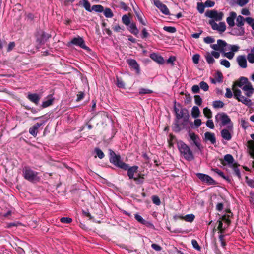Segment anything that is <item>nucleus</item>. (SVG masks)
<instances>
[{"label": "nucleus", "mask_w": 254, "mask_h": 254, "mask_svg": "<svg viewBox=\"0 0 254 254\" xmlns=\"http://www.w3.org/2000/svg\"><path fill=\"white\" fill-rule=\"evenodd\" d=\"M177 147L180 154L188 160H192L193 159V154L189 147L182 141L177 142Z\"/></svg>", "instance_id": "1"}, {"label": "nucleus", "mask_w": 254, "mask_h": 254, "mask_svg": "<svg viewBox=\"0 0 254 254\" xmlns=\"http://www.w3.org/2000/svg\"><path fill=\"white\" fill-rule=\"evenodd\" d=\"M224 165H228L230 168H232L234 171L235 174L239 179L241 178V173L238 168V166L236 163L234 162L233 156L230 154H227L224 156Z\"/></svg>", "instance_id": "2"}, {"label": "nucleus", "mask_w": 254, "mask_h": 254, "mask_svg": "<svg viewBox=\"0 0 254 254\" xmlns=\"http://www.w3.org/2000/svg\"><path fill=\"white\" fill-rule=\"evenodd\" d=\"M34 37L36 43L40 45H42L44 44L51 38V35L42 30L39 29L35 33Z\"/></svg>", "instance_id": "3"}, {"label": "nucleus", "mask_w": 254, "mask_h": 254, "mask_svg": "<svg viewBox=\"0 0 254 254\" xmlns=\"http://www.w3.org/2000/svg\"><path fill=\"white\" fill-rule=\"evenodd\" d=\"M24 178L31 182H34L38 180V173L31 170L30 167L25 166L22 170Z\"/></svg>", "instance_id": "4"}, {"label": "nucleus", "mask_w": 254, "mask_h": 254, "mask_svg": "<svg viewBox=\"0 0 254 254\" xmlns=\"http://www.w3.org/2000/svg\"><path fill=\"white\" fill-rule=\"evenodd\" d=\"M215 121L216 122L220 123V126L222 127L226 125L229 126L232 125L233 126V123L231 122V120L229 117L224 113H220L217 114L215 116Z\"/></svg>", "instance_id": "5"}, {"label": "nucleus", "mask_w": 254, "mask_h": 254, "mask_svg": "<svg viewBox=\"0 0 254 254\" xmlns=\"http://www.w3.org/2000/svg\"><path fill=\"white\" fill-rule=\"evenodd\" d=\"M205 16L211 18V20L219 21L223 19L224 14L222 12H218L215 10H211L207 11L205 13Z\"/></svg>", "instance_id": "6"}, {"label": "nucleus", "mask_w": 254, "mask_h": 254, "mask_svg": "<svg viewBox=\"0 0 254 254\" xmlns=\"http://www.w3.org/2000/svg\"><path fill=\"white\" fill-rule=\"evenodd\" d=\"M233 134V126L232 125L228 126L226 128L222 129L221 131L222 137L227 141H229L231 139Z\"/></svg>", "instance_id": "7"}, {"label": "nucleus", "mask_w": 254, "mask_h": 254, "mask_svg": "<svg viewBox=\"0 0 254 254\" xmlns=\"http://www.w3.org/2000/svg\"><path fill=\"white\" fill-rule=\"evenodd\" d=\"M70 43L74 45L79 46L87 51H90L91 50L89 47H87L85 45V41L83 38L79 36L77 37L73 38L70 42Z\"/></svg>", "instance_id": "8"}, {"label": "nucleus", "mask_w": 254, "mask_h": 254, "mask_svg": "<svg viewBox=\"0 0 254 254\" xmlns=\"http://www.w3.org/2000/svg\"><path fill=\"white\" fill-rule=\"evenodd\" d=\"M227 44L222 40H218L217 44L210 45V47L216 51H219L222 53L227 51Z\"/></svg>", "instance_id": "9"}, {"label": "nucleus", "mask_w": 254, "mask_h": 254, "mask_svg": "<svg viewBox=\"0 0 254 254\" xmlns=\"http://www.w3.org/2000/svg\"><path fill=\"white\" fill-rule=\"evenodd\" d=\"M109 161L115 166L121 169H125V167L127 166V164L121 160V157L120 155H117L114 157L109 158Z\"/></svg>", "instance_id": "10"}, {"label": "nucleus", "mask_w": 254, "mask_h": 254, "mask_svg": "<svg viewBox=\"0 0 254 254\" xmlns=\"http://www.w3.org/2000/svg\"><path fill=\"white\" fill-rule=\"evenodd\" d=\"M196 175L202 182L208 185H214L216 184L215 180L208 175L198 173H196Z\"/></svg>", "instance_id": "11"}, {"label": "nucleus", "mask_w": 254, "mask_h": 254, "mask_svg": "<svg viewBox=\"0 0 254 254\" xmlns=\"http://www.w3.org/2000/svg\"><path fill=\"white\" fill-rule=\"evenodd\" d=\"M236 25L240 28L238 33H236L237 35H243L244 33V29L243 26L246 21V18L245 19L242 16L239 15L236 17Z\"/></svg>", "instance_id": "12"}, {"label": "nucleus", "mask_w": 254, "mask_h": 254, "mask_svg": "<svg viewBox=\"0 0 254 254\" xmlns=\"http://www.w3.org/2000/svg\"><path fill=\"white\" fill-rule=\"evenodd\" d=\"M176 117L179 120H182L183 124L185 125L188 122L189 116L186 111L177 109L176 108Z\"/></svg>", "instance_id": "13"}, {"label": "nucleus", "mask_w": 254, "mask_h": 254, "mask_svg": "<svg viewBox=\"0 0 254 254\" xmlns=\"http://www.w3.org/2000/svg\"><path fill=\"white\" fill-rule=\"evenodd\" d=\"M209 24L211 25L213 30H217L221 32H224L226 29V26L224 22L217 24L214 20H210Z\"/></svg>", "instance_id": "14"}, {"label": "nucleus", "mask_w": 254, "mask_h": 254, "mask_svg": "<svg viewBox=\"0 0 254 254\" xmlns=\"http://www.w3.org/2000/svg\"><path fill=\"white\" fill-rule=\"evenodd\" d=\"M154 5L158 8L164 14L168 15L169 13V10L166 5L162 3L159 0H154Z\"/></svg>", "instance_id": "15"}, {"label": "nucleus", "mask_w": 254, "mask_h": 254, "mask_svg": "<svg viewBox=\"0 0 254 254\" xmlns=\"http://www.w3.org/2000/svg\"><path fill=\"white\" fill-rule=\"evenodd\" d=\"M138 167L134 165L132 167H129V165L127 164V166L125 167V169H123L124 170L127 171V176L130 179L134 178V174L137 173Z\"/></svg>", "instance_id": "16"}, {"label": "nucleus", "mask_w": 254, "mask_h": 254, "mask_svg": "<svg viewBox=\"0 0 254 254\" xmlns=\"http://www.w3.org/2000/svg\"><path fill=\"white\" fill-rule=\"evenodd\" d=\"M27 98L36 105H38L39 104L41 97L37 93H31L30 92H28Z\"/></svg>", "instance_id": "17"}, {"label": "nucleus", "mask_w": 254, "mask_h": 254, "mask_svg": "<svg viewBox=\"0 0 254 254\" xmlns=\"http://www.w3.org/2000/svg\"><path fill=\"white\" fill-rule=\"evenodd\" d=\"M189 136L196 147L199 149H200L201 143L200 142V139L198 136L190 130L189 131Z\"/></svg>", "instance_id": "18"}, {"label": "nucleus", "mask_w": 254, "mask_h": 254, "mask_svg": "<svg viewBox=\"0 0 254 254\" xmlns=\"http://www.w3.org/2000/svg\"><path fill=\"white\" fill-rule=\"evenodd\" d=\"M242 90L245 92V95L248 97H250L254 92V88H253L252 83H248L242 88Z\"/></svg>", "instance_id": "19"}, {"label": "nucleus", "mask_w": 254, "mask_h": 254, "mask_svg": "<svg viewBox=\"0 0 254 254\" xmlns=\"http://www.w3.org/2000/svg\"><path fill=\"white\" fill-rule=\"evenodd\" d=\"M237 62L238 65L242 68L247 67V58L245 55H239L237 57Z\"/></svg>", "instance_id": "20"}, {"label": "nucleus", "mask_w": 254, "mask_h": 254, "mask_svg": "<svg viewBox=\"0 0 254 254\" xmlns=\"http://www.w3.org/2000/svg\"><path fill=\"white\" fill-rule=\"evenodd\" d=\"M237 17V14L234 11L230 12L229 16L226 18V21L229 26L233 27L235 25L234 20Z\"/></svg>", "instance_id": "21"}, {"label": "nucleus", "mask_w": 254, "mask_h": 254, "mask_svg": "<svg viewBox=\"0 0 254 254\" xmlns=\"http://www.w3.org/2000/svg\"><path fill=\"white\" fill-rule=\"evenodd\" d=\"M127 63L131 68L134 69L135 70L137 74H139V73H140L139 65L137 64V63L135 60L128 59L127 61Z\"/></svg>", "instance_id": "22"}, {"label": "nucleus", "mask_w": 254, "mask_h": 254, "mask_svg": "<svg viewBox=\"0 0 254 254\" xmlns=\"http://www.w3.org/2000/svg\"><path fill=\"white\" fill-rule=\"evenodd\" d=\"M43 123H37L34 125L30 127L29 129V133L34 137H36L37 135L39 128L43 125Z\"/></svg>", "instance_id": "23"}, {"label": "nucleus", "mask_w": 254, "mask_h": 254, "mask_svg": "<svg viewBox=\"0 0 254 254\" xmlns=\"http://www.w3.org/2000/svg\"><path fill=\"white\" fill-rule=\"evenodd\" d=\"M195 218V216L192 214H187L185 216L182 215H176V219H180L184 220L186 222H192Z\"/></svg>", "instance_id": "24"}, {"label": "nucleus", "mask_w": 254, "mask_h": 254, "mask_svg": "<svg viewBox=\"0 0 254 254\" xmlns=\"http://www.w3.org/2000/svg\"><path fill=\"white\" fill-rule=\"evenodd\" d=\"M204 137L206 140L210 141L212 144L216 143V138L213 133L206 132L204 133Z\"/></svg>", "instance_id": "25"}, {"label": "nucleus", "mask_w": 254, "mask_h": 254, "mask_svg": "<svg viewBox=\"0 0 254 254\" xmlns=\"http://www.w3.org/2000/svg\"><path fill=\"white\" fill-rule=\"evenodd\" d=\"M134 218L140 223H141L142 224H143V225H145L147 227H150V226H153L152 223H151L149 222H148V221H146L145 219H144L141 216H140V215H139L138 214H135L134 215Z\"/></svg>", "instance_id": "26"}, {"label": "nucleus", "mask_w": 254, "mask_h": 254, "mask_svg": "<svg viewBox=\"0 0 254 254\" xmlns=\"http://www.w3.org/2000/svg\"><path fill=\"white\" fill-rule=\"evenodd\" d=\"M250 83V82L249 81L247 78L241 77L239 80L236 82L235 85L242 89L243 87L247 85V84Z\"/></svg>", "instance_id": "27"}, {"label": "nucleus", "mask_w": 254, "mask_h": 254, "mask_svg": "<svg viewBox=\"0 0 254 254\" xmlns=\"http://www.w3.org/2000/svg\"><path fill=\"white\" fill-rule=\"evenodd\" d=\"M150 57L151 59L158 64H162L164 63V59L162 57L156 53H153L151 54L150 55Z\"/></svg>", "instance_id": "28"}, {"label": "nucleus", "mask_w": 254, "mask_h": 254, "mask_svg": "<svg viewBox=\"0 0 254 254\" xmlns=\"http://www.w3.org/2000/svg\"><path fill=\"white\" fill-rule=\"evenodd\" d=\"M53 101H54V98H52L51 95H49L47 97L46 100H45L42 102L41 106L43 108L48 107L49 106L52 105Z\"/></svg>", "instance_id": "29"}, {"label": "nucleus", "mask_w": 254, "mask_h": 254, "mask_svg": "<svg viewBox=\"0 0 254 254\" xmlns=\"http://www.w3.org/2000/svg\"><path fill=\"white\" fill-rule=\"evenodd\" d=\"M134 11L135 16L137 17L138 20L139 21V22L143 25H146V23L145 22V20H144L143 18V14L141 12L136 11L134 9Z\"/></svg>", "instance_id": "30"}, {"label": "nucleus", "mask_w": 254, "mask_h": 254, "mask_svg": "<svg viewBox=\"0 0 254 254\" xmlns=\"http://www.w3.org/2000/svg\"><path fill=\"white\" fill-rule=\"evenodd\" d=\"M237 100L246 105L251 106L252 105L251 100L243 95L240 97Z\"/></svg>", "instance_id": "31"}, {"label": "nucleus", "mask_w": 254, "mask_h": 254, "mask_svg": "<svg viewBox=\"0 0 254 254\" xmlns=\"http://www.w3.org/2000/svg\"><path fill=\"white\" fill-rule=\"evenodd\" d=\"M223 75L220 72H217L214 78L211 80V81L213 83H216L217 82L220 83L222 81Z\"/></svg>", "instance_id": "32"}, {"label": "nucleus", "mask_w": 254, "mask_h": 254, "mask_svg": "<svg viewBox=\"0 0 254 254\" xmlns=\"http://www.w3.org/2000/svg\"><path fill=\"white\" fill-rule=\"evenodd\" d=\"M83 2L82 6L88 12H92V8H91V5L90 2L87 0H81L79 3L81 4V2Z\"/></svg>", "instance_id": "33"}, {"label": "nucleus", "mask_w": 254, "mask_h": 254, "mask_svg": "<svg viewBox=\"0 0 254 254\" xmlns=\"http://www.w3.org/2000/svg\"><path fill=\"white\" fill-rule=\"evenodd\" d=\"M129 31L131 33L137 36L139 33L138 30L137 28L136 24L134 23H132L129 25Z\"/></svg>", "instance_id": "34"}, {"label": "nucleus", "mask_w": 254, "mask_h": 254, "mask_svg": "<svg viewBox=\"0 0 254 254\" xmlns=\"http://www.w3.org/2000/svg\"><path fill=\"white\" fill-rule=\"evenodd\" d=\"M137 184H142L144 182V175L141 174H138L137 176L132 178Z\"/></svg>", "instance_id": "35"}, {"label": "nucleus", "mask_w": 254, "mask_h": 254, "mask_svg": "<svg viewBox=\"0 0 254 254\" xmlns=\"http://www.w3.org/2000/svg\"><path fill=\"white\" fill-rule=\"evenodd\" d=\"M199 115H200V111H199L198 107L197 106H194L192 108V110H191L192 116L193 118H196L199 117Z\"/></svg>", "instance_id": "36"}, {"label": "nucleus", "mask_w": 254, "mask_h": 254, "mask_svg": "<svg viewBox=\"0 0 254 254\" xmlns=\"http://www.w3.org/2000/svg\"><path fill=\"white\" fill-rule=\"evenodd\" d=\"M212 170L215 173H216L218 175H219L220 177L224 178V179L230 181V179L228 176H226L224 175L223 172L219 170L218 169L215 168V169H212Z\"/></svg>", "instance_id": "37"}, {"label": "nucleus", "mask_w": 254, "mask_h": 254, "mask_svg": "<svg viewBox=\"0 0 254 254\" xmlns=\"http://www.w3.org/2000/svg\"><path fill=\"white\" fill-rule=\"evenodd\" d=\"M232 90H233V93H234V97L236 99H237L240 97L242 96L241 91L240 89L236 88L235 86H233Z\"/></svg>", "instance_id": "38"}, {"label": "nucleus", "mask_w": 254, "mask_h": 254, "mask_svg": "<svg viewBox=\"0 0 254 254\" xmlns=\"http://www.w3.org/2000/svg\"><path fill=\"white\" fill-rule=\"evenodd\" d=\"M205 57L206 60L208 64H212L215 62V60L214 59L213 57L209 52H207Z\"/></svg>", "instance_id": "39"}, {"label": "nucleus", "mask_w": 254, "mask_h": 254, "mask_svg": "<svg viewBox=\"0 0 254 254\" xmlns=\"http://www.w3.org/2000/svg\"><path fill=\"white\" fill-rule=\"evenodd\" d=\"M91 10L97 12H102L104 11V7L101 5H94L92 6Z\"/></svg>", "instance_id": "40"}, {"label": "nucleus", "mask_w": 254, "mask_h": 254, "mask_svg": "<svg viewBox=\"0 0 254 254\" xmlns=\"http://www.w3.org/2000/svg\"><path fill=\"white\" fill-rule=\"evenodd\" d=\"M104 15L107 18H112L113 17L114 14L112 12L111 9L109 8H106L105 9H104Z\"/></svg>", "instance_id": "41"}, {"label": "nucleus", "mask_w": 254, "mask_h": 254, "mask_svg": "<svg viewBox=\"0 0 254 254\" xmlns=\"http://www.w3.org/2000/svg\"><path fill=\"white\" fill-rule=\"evenodd\" d=\"M122 22L127 26H128L130 24V20L127 15H124L122 18Z\"/></svg>", "instance_id": "42"}, {"label": "nucleus", "mask_w": 254, "mask_h": 254, "mask_svg": "<svg viewBox=\"0 0 254 254\" xmlns=\"http://www.w3.org/2000/svg\"><path fill=\"white\" fill-rule=\"evenodd\" d=\"M237 4L241 7H243L246 5L249 2V0H233Z\"/></svg>", "instance_id": "43"}, {"label": "nucleus", "mask_w": 254, "mask_h": 254, "mask_svg": "<svg viewBox=\"0 0 254 254\" xmlns=\"http://www.w3.org/2000/svg\"><path fill=\"white\" fill-rule=\"evenodd\" d=\"M203 114L204 116L208 119H210L212 117V112L207 107L204 108Z\"/></svg>", "instance_id": "44"}, {"label": "nucleus", "mask_w": 254, "mask_h": 254, "mask_svg": "<svg viewBox=\"0 0 254 254\" xmlns=\"http://www.w3.org/2000/svg\"><path fill=\"white\" fill-rule=\"evenodd\" d=\"M239 47L237 45H227V50H231V52L234 53V52H237L239 50Z\"/></svg>", "instance_id": "45"}, {"label": "nucleus", "mask_w": 254, "mask_h": 254, "mask_svg": "<svg viewBox=\"0 0 254 254\" xmlns=\"http://www.w3.org/2000/svg\"><path fill=\"white\" fill-rule=\"evenodd\" d=\"M224 105V103L221 101H215L213 102V106L215 108H221Z\"/></svg>", "instance_id": "46"}, {"label": "nucleus", "mask_w": 254, "mask_h": 254, "mask_svg": "<svg viewBox=\"0 0 254 254\" xmlns=\"http://www.w3.org/2000/svg\"><path fill=\"white\" fill-rule=\"evenodd\" d=\"M95 152H96L97 156L100 159H103L105 155H104L103 152L100 148H95Z\"/></svg>", "instance_id": "47"}, {"label": "nucleus", "mask_w": 254, "mask_h": 254, "mask_svg": "<svg viewBox=\"0 0 254 254\" xmlns=\"http://www.w3.org/2000/svg\"><path fill=\"white\" fill-rule=\"evenodd\" d=\"M117 86L120 88H125V83L124 82L118 77H117Z\"/></svg>", "instance_id": "48"}, {"label": "nucleus", "mask_w": 254, "mask_h": 254, "mask_svg": "<svg viewBox=\"0 0 254 254\" xmlns=\"http://www.w3.org/2000/svg\"><path fill=\"white\" fill-rule=\"evenodd\" d=\"M112 29L116 32H121L124 31L125 28L123 26L121 27L119 24H117L113 26Z\"/></svg>", "instance_id": "49"}, {"label": "nucleus", "mask_w": 254, "mask_h": 254, "mask_svg": "<svg viewBox=\"0 0 254 254\" xmlns=\"http://www.w3.org/2000/svg\"><path fill=\"white\" fill-rule=\"evenodd\" d=\"M200 88L203 90L204 91H207L209 89V86L206 82L201 81L199 83Z\"/></svg>", "instance_id": "50"}, {"label": "nucleus", "mask_w": 254, "mask_h": 254, "mask_svg": "<svg viewBox=\"0 0 254 254\" xmlns=\"http://www.w3.org/2000/svg\"><path fill=\"white\" fill-rule=\"evenodd\" d=\"M246 22L248 24L251 25V26L252 27V29L253 30H254V20L253 18H251L250 17H248L246 18Z\"/></svg>", "instance_id": "51"}, {"label": "nucleus", "mask_w": 254, "mask_h": 254, "mask_svg": "<svg viewBox=\"0 0 254 254\" xmlns=\"http://www.w3.org/2000/svg\"><path fill=\"white\" fill-rule=\"evenodd\" d=\"M152 200L153 203L157 205H159L161 203L160 198L157 195H153L152 196Z\"/></svg>", "instance_id": "52"}, {"label": "nucleus", "mask_w": 254, "mask_h": 254, "mask_svg": "<svg viewBox=\"0 0 254 254\" xmlns=\"http://www.w3.org/2000/svg\"><path fill=\"white\" fill-rule=\"evenodd\" d=\"M205 4L204 5L202 3H197V10L200 13H203L204 11Z\"/></svg>", "instance_id": "53"}, {"label": "nucleus", "mask_w": 254, "mask_h": 254, "mask_svg": "<svg viewBox=\"0 0 254 254\" xmlns=\"http://www.w3.org/2000/svg\"><path fill=\"white\" fill-rule=\"evenodd\" d=\"M72 221V219L69 217H62L60 219L61 222L65 224H69Z\"/></svg>", "instance_id": "54"}, {"label": "nucleus", "mask_w": 254, "mask_h": 254, "mask_svg": "<svg viewBox=\"0 0 254 254\" xmlns=\"http://www.w3.org/2000/svg\"><path fill=\"white\" fill-rule=\"evenodd\" d=\"M22 106L24 107L25 109L28 110H30L31 112L33 114H35V113H37L38 111V110H37L35 108L31 107L28 105H23Z\"/></svg>", "instance_id": "55"}, {"label": "nucleus", "mask_w": 254, "mask_h": 254, "mask_svg": "<svg viewBox=\"0 0 254 254\" xmlns=\"http://www.w3.org/2000/svg\"><path fill=\"white\" fill-rule=\"evenodd\" d=\"M220 221H222L223 223H225L226 224V226H228L230 223L229 216L227 215L223 216L222 219Z\"/></svg>", "instance_id": "56"}, {"label": "nucleus", "mask_w": 254, "mask_h": 254, "mask_svg": "<svg viewBox=\"0 0 254 254\" xmlns=\"http://www.w3.org/2000/svg\"><path fill=\"white\" fill-rule=\"evenodd\" d=\"M191 244L193 246V247L197 250V251H200L201 247L199 246L198 243H197L196 240L193 239L191 241Z\"/></svg>", "instance_id": "57"}, {"label": "nucleus", "mask_w": 254, "mask_h": 254, "mask_svg": "<svg viewBox=\"0 0 254 254\" xmlns=\"http://www.w3.org/2000/svg\"><path fill=\"white\" fill-rule=\"evenodd\" d=\"M174 136L172 134H169V138L168 139V146L170 148L173 147L174 143L173 140L174 139Z\"/></svg>", "instance_id": "58"}, {"label": "nucleus", "mask_w": 254, "mask_h": 254, "mask_svg": "<svg viewBox=\"0 0 254 254\" xmlns=\"http://www.w3.org/2000/svg\"><path fill=\"white\" fill-rule=\"evenodd\" d=\"M206 125L210 129H214L215 127L214 123L212 120L209 119V120L206 122Z\"/></svg>", "instance_id": "59"}, {"label": "nucleus", "mask_w": 254, "mask_h": 254, "mask_svg": "<svg viewBox=\"0 0 254 254\" xmlns=\"http://www.w3.org/2000/svg\"><path fill=\"white\" fill-rule=\"evenodd\" d=\"M220 64L224 66L226 68H229L230 66V62L226 60H222L220 61Z\"/></svg>", "instance_id": "60"}, {"label": "nucleus", "mask_w": 254, "mask_h": 254, "mask_svg": "<svg viewBox=\"0 0 254 254\" xmlns=\"http://www.w3.org/2000/svg\"><path fill=\"white\" fill-rule=\"evenodd\" d=\"M204 41L207 44H211L215 41V39L210 36H207L204 38Z\"/></svg>", "instance_id": "61"}, {"label": "nucleus", "mask_w": 254, "mask_h": 254, "mask_svg": "<svg viewBox=\"0 0 254 254\" xmlns=\"http://www.w3.org/2000/svg\"><path fill=\"white\" fill-rule=\"evenodd\" d=\"M163 29L169 33H173L175 32V27L171 26H164Z\"/></svg>", "instance_id": "62"}, {"label": "nucleus", "mask_w": 254, "mask_h": 254, "mask_svg": "<svg viewBox=\"0 0 254 254\" xmlns=\"http://www.w3.org/2000/svg\"><path fill=\"white\" fill-rule=\"evenodd\" d=\"M15 46V43L14 42H10L7 46V52H9L12 51Z\"/></svg>", "instance_id": "63"}, {"label": "nucleus", "mask_w": 254, "mask_h": 254, "mask_svg": "<svg viewBox=\"0 0 254 254\" xmlns=\"http://www.w3.org/2000/svg\"><path fill=\"white\" fill-rule=\"evenodd\" d=\"M247 59L249 63H254V54L253 53H249L247 55Z\"/></svg>", "instance_id": "64"}]
</instances>
